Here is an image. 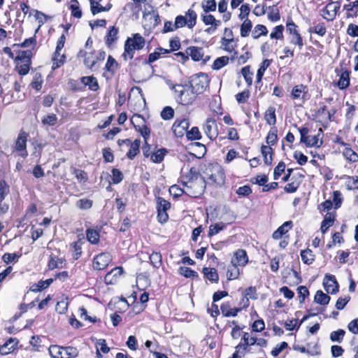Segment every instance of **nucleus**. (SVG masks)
I'll return each instance as SVG.
<instances>
[{
    "label": "nucleus",
    "instance_id": "nucleus-32",
    "mask_svg": "<svg viewBox=\"0 0 358 358\" xmlns=\"http://www.w3.org/2000/svg\"><path fill=\"white\" fill-rule=\"evenodd\" d=\"M203 273L209 280L217 282L219 279L217 271L213 268H203Z\"/></svg>",
    "mask_w": 358,
    "mask_h": 358
},
{
    "label": "nucleus",
    "instance_id": "nucleus-25",
    "mask_svg": "<svg viewBox=\"0 0 358 358\" xmlns=\"http://www.w3.org/2000/svg\"><path fill=\"white\" fill-rule=\"evenodd\" d=\"M81 82L85 86H88L89 89L96 91L99 88V85L96 79L93 76H85L81 78Z\"/></svg>",
    "mask_w": 358,
    "mask_h": 358
},
{
    "label": "nucleus",
    "instance_id": "nucleus-47",
    "mask_svg": "<svg viewBox=\"0 0 358 358\" xmlns=\"http://www.w3.org/2000/svg\"><path fill=\"white\" fill-rule=\"evenodd\" d=\"M309 31L317 34L320 36H324L327 32V29L323 23H320L313 27H310Z\"/></svg>",
    "mask_w": 358,
    "mask_h": 358
},
{
    "label": "nucleus",
    "instance_id": "nucleus-9",
    "mask_svg": "<svg viewBox=\"0 0 358 358\" xmlns=\"http://www.w3.org/2000/svg\"><path fill=\"white\" fill-rule=\"evenodd\" d=\"M112 261V256L108 252H103L98 255L94 259L93 267L96 270L106 268Z\"/></svg>",
    "mask_w": 358,
    "mask_h": 358
},
{
    "label": "nucleus",
    "instance_id": "nucleus-46",
    "mask_svg": "<svg viewBox=\"0 0 358 358\" xmlns=\"http://www.w3.org/2000/svg\"><path fill=\"white\" fill-rule=\"evenodd\" d=\"M202 8L205 13L215 11L216 9L215 0H204L202 2Z\"/></svg>",
    "mask_w": 358,
    "mask_h": 358
},
{
    "label": "nucleus",
    "instance_id": "nucleus-34",
    "mask_svg": "<svg viewBox=\"0 0 358 358\" xmlns=\"http://www.w3.org/2000/svg\"><path fill=\"white\" fill-rule=\"evenodd\" d=\"M237 266L238 265L234 264V261H231V265L228 267L227 271V277L229 280H234L238 277L240 272Z\"/></svg>",
    "mask_w": 358,
    "mask_h": 358
},
{
    "label": "nucleus",
    "instance_id": "nucleus-58",
    "mask_svg": "<svg viewBox=\"0 0 358 358\" xmlns=\"http://www.w3.org/2000/svg\"><path fill=\"white\" fill-rule=\"evenodd\" d=\"M210 179L213 182L220 184L223 181L224 173L220 167H217L216 173L210 175Z\"/></svg>",
    "mask_w": 358,
    "mask_h": 358
},
{
    "label": "nucleus",
    "instance_id": "nucleus-8",
    "mask_svg": "<svg viewBox=\"0 0 358 358\" xmlns=\"http://www.w3.org/2000/svg\"><path fill=\"white\" fill-rule=\"evenodd\" d=\"M340 6L338 2H331L321 10V15L327 20L332 21L336 17Z\"/></svg>",
    "mask_w": 358,
    "mask_h": 358
},
{
    "label": "nucleus",
    "instance_id": "nucleus-3",
    "mask_svg": "<svg viewBox=\"0 0 358 358\" xmlns=\"http://www.w3.org/2000/svg\"><path fill=\"white\" fill-rule=\"evenodd\" d=\"M49 353L52 358H76L78 356V350L74 347H61L51 345Z\"/></svg>",
    "mask_w": 358,
    "mask_h": 358
},
{
    "label": "nucleus",
    "instance_id": "nucleus-10",
    "mask_svg": "<svg viewBox=\"0 0 358 358\" xmlns=\"http://www.w3.org/2000/svg\"><path fill=\"white\" fill-rule=\"evenodd\" d=\"M189 126V123L187 119H177L172 126V130L176 136L182 137L185 133L187 134Z\"/></svg>",
    "mask_w": 358,
    "mask_h": 358
},
{
    "label": "nucleus",
    "instance_id": "nucleus-51",
    "mask_svg": "<svg viewBox=\"0 0 358 358\" xmlns=\"http://www.w3.org/2000/svg\"><path fill=\"white\" fill-rule=\"evenodd\" d=\"M174 116V110L171 106H166L161 112V117L164 120H171Z\"/></svg>",
    "mask_w": 358,
    "mask_h": 358
},
{
    "label": "nucleus",
    "instance_id": "nucleus-2",
    "mask_svg": "<svg viewBox=\"0 0 358 358\" xmlns=\"http://www.w3.org/2000/svg\"><path fill=\"white\" fill-rule=\"evenodd\" d=\"M300 141L306 144L307 147L320 148L322 144L320 136L322 134V129L320 128L316 135H308V129L306 127L300 128Z\"/></svg>",
    "mask_w": 358,
    "mask_h": 358
},
{
    "label": "nucleus",
    "instance_id": "nucleus-17",
    "mask_svg": "<svg viewBox=\"0 0 358 358\" xmlns=\"http://www.w3.org/2000/svg\"><path fill=\"white\" fill-rule=\"evenodd\" d=\"M292 227V222L291 221L285 222L280 227L278 228L273 234V238L275 240H278L282 237Z\"/></svg>",
    "mask_w": 358,
    "mask_h": 358
},
{
    "label": "nucleus",
    "instance_id": "nucleus-39",
    "mask_svg": "<svg viewBox=\"0 0 358 358\" xmlns=\"http://www.w3.org/2000/svg\"><path fill=\"white\" fill-rule=\"evenodd\" d=\"M66 57L64 54H61V52H59V54H57L56 52L54 53V56L52 58L53 64H52V68L57 69L59 68L61 65H62L64 63Z\"/></svg>",
    "mask_w": 358,
    "mask_h": 358
},
{
    "label": "nucleus",
    "instance_id": "nucleus-36",
    "mask_svg": "<svg viewBox=\"0 0 358 358\" xmlns=\"http://www.w3.org/2000/svg\"><path fill=\"white\" fill-rule=\"evenodd\" d=\"M118 33V29L112 27L108 32V34L106 37V43L109 46L113 44L117 40V35Z\"/></svg>",
    "mask_w": 358,
    "mask_h": 358
},
{
    "label": "nucleus",
    "instance_id": "nucleus-30",
    "mask_svg": "<svg viewBox=\"0 0 358 358\" xmlns=\"http://www.w3.org/2000/svg\"><path fill=\"white\" fill-rule=\"evenodd\" d=\"M261 151L264 157V163L267 165L271 164L272 162V148L270 146L263 145L262 146Z\"/></svg>",
    "mask_w": 358,
    "mask_h": 358
},
{
    "label": "nucleus",
    "instance_id": "nucleus-61",
    "mask_svg": "<svg viewBox=\"0 0 358 358\" xmlns=\"http://www.w3.org/2000/svg\"><path fill=\"white\" fill-rule=\"evenodd\" d=\"M112 181L113 184H118L120 183L122 179H123V174L122 173L117 169H113L112 170Z\"/></svg>",
    "mask_w": 358,
    "mask_h": 358
},
{
    "label": "nucleus",
    "instance_id": "nucleus-55",
    "mask_svg": "<svg viewBox=\"0 0 358 358\" xmlns=\"http://www.w3.org/2000/svg\"><path fill=\"white\" fill-rule=\"evenodd\" d=\"M241 73L245 78V82L248 85H250L252 83V75L253 73L250 71V66H247L242 69Z\"/></svg>",
    "mask_w": 358,
    "mask_h": 358
},
{
    "label": "nucleus",
    "instance_id": "nucleus-54",
    "mask_svg": "<svg viewBox=\"0 0 358 358\" xmlns=\"http://www.w3.org/2000/svg\"><path fill=\"white\" fill-rule=\"evenodd\" d=\"M32 12L35 19L38 21V28H40L46 22L48 16L37 10H33Z\"/></svg>",
    "mask_w": 358,
    "mask_h": 358
},
{
    "label": "nucleus",
    "instance_id": "nucleus-38",
    "mask_svg": "<svg viewBox=\"0 0 358 358\" xmlns=\"http://www.w3.org/2000/svg\"><path fill=\"white\" fill-rule=\"evenodd\" d=\"M86 236L88 241L92 244H96L99 241V234L96 230L87 229L86 232Z\"/></svg>",
    "mask_w": 358,
    "mask_h": 358
},
{
    "label": "nucleus",
    "instance_id": "nucleus-22",
    "mask_svg": "<svg viewBox=\"0 0 358 358\" xmlns=\"http://www.w3.org/2000/svg\"><path fill=\"white\" fill-rule=\"evenodd\" d=\"M52 278H49L45 280H40L38 283L34 284L31 287L30 290L34 292H41L42 289H44L48 287L52 282Z\"/></svg>",
    "mask_w": 358,
    "mask_h": 358
},
{
    "label": "nucleus",
    "instance_id": "nucleus-11",
    "mask_svg": "<svg viewBox=\"0 0 358 358\" xmlns=\"http://www.w3.org/2000/svg\"><path fill=\"white\" fill-rule=\"evenodd\" d=\"M203 131L210 139L216 138L218 135V132L215 120L208 118L203 125Z\"/></svg>",
    "mask_w": 358,
    "mask_h": 358
},
{
    "label": "nucleus",
    "instance_id": "nucleus-35",
    "mask_svg": "<svg viewBox=\"0 0 358 358\" xmlns=\"http://www.w3.org/2000/svg\"><path fill=\"white\" fill-rule=\"evenodd\" d=\"M301 257L303 263L306 264H312L315 259V256L310 249L302 250L301 252Z\"/></svg>",
    "mask_w": 358,
    "mask_h": 358
},
{
    "label": "nucleus",
    "instance_id": "nucleus-23",
    "mask_svg": "<svg viewBox=\"0 0 358 358\" xmlns=\"http://www.w3.org/2000/svg\"><path fill=\"white\" fill-rule=\"evenodd\" d=\"M221 311L222 314L224 317H234L237 315L239 311L238 308H231L229 303H224L221 306Z\"/></svg>",
    "mask_w": 358,
    "mask_h": 358
},
{
    "label": "nucleus",
    "instance_id": "nucleus-6",
    "mask_svg": "<svg viewBox=\"0 0 358 358\" xmlns=\"http://www.w3.org/2000/svg\"><path fill=\"white\" fill-rule=\"evenodd\" d=\"M173 90H174L177 101L182 105L191 103L195 98V93H193L192 90L191 92L188 87H185L183 85H177L176 86H173Z\"/></svg>",
    "mask_w": 358,
    "mask_h": 358
},
{
    "label": "nucleus",
    "instance_id": "nucleus-41",
    "mask_svg": "<svg viewBox=\"0 0 358 358\" xmlns=\"http://www.w3.org/2000/svg\"><path fill=\"white\" fill-rule=\"evenodd\" d=\"M271 62L268 59H265L261 63L260 67L259 68L257 73V82H260L262 80V76L266 69L269 66Z\"/></svg>",
    "mask_w": 358,
    "mask_h": 358
},
{
    "label": "nucleus",
    "instance_id": "nucleus-45",
    "mask_svg": "<svg viewBox=\"0 0 358 358\" xmlns=\"http://www.w3.org/2000/svg\"><path fill=\"white\" fill-rule=\"evenodd\" d=\"M186 136L189 140H199L201 138V134L199 129L196 127H194L189 131H187Z\"/></svg>",
    "mask_w": 358,
    "mask_h": 358
},
{
    "label": "nucleus",
    "instance_id": "nucleus-37",
    "mask_svg": "<svg viewBox=\"0 0 358 358\" xmlns=\"http://www.w3.org/2000/svg\"><path fill=\"white\" fill-rule=\"evenodd\" d=\"M202 21L206 25L219 27L221 24V21L216 20L215 17L210 14L203 15Z\"/></svg>",
    "mask_w": 358,
    "mask_h": 358
},
{
    "label": "nucleus",
    "instance_id": "nucleus-5",
    "mask_svg": "<svg viewBox=\"0 0 358 358\" xmlns=\"http://www.w3.org/2000/svg\"><path fill=\"white\" fill-rule=\"evenodd\" d=\"M31 55L32 53L30 50L19 52L16 57V69L19 74L24 76L29 73Z\"/></svg>",
    "mask_w": 358,
    "mask_h": 358
},
{
    "label": "nucleus",
    "instance_id": "nucleus-26",
    "mask_svg": "<svg viewBox=\"0 0 358 358\" xmlns=\"http://www.w3.org/2000/svg\"><path fill=\"white\" fill-rule=\"evenodd\" d=\"M167 151L165 148H160L152 152L150 160L154 163H160L163 161Z\"/></svg>",
    "mask_w": 358,
    "mask_h": 358
},
{
    "label": "nucleus",
    "instance_id": "nucleus-63",
    "mask_svg": "<svg viewBox=\"0 0 358 358\" xmlns=\"http://www.w3.org/2000/svg\"><path fill=\"white\" fill-rule=\"evenodd\" d=\"M96 350H100L103 353H108L110 348L107 346L106 341L104 339H99L96 343Z\"/></svg>",
    "mask_w": 358,
    "mask_h": 358
},
{
    "label": "nucleus",
    "instance_id": "nucleus-15",
    "mask_svg": "<svg viewBox=\"0 0 358 358\" xmlns=\"http://www.w3.org/2000/svg\"><path fill=\"white\" fill-rule=\"evenodd\" d=\"M235 259L234 264L238 266H244L248 262V257L246 252L244 250H238L234 254Z\"/></svg>",
    "mask_w": 358,
    "mask_h": 358
},
{
    "label": "nucleus",
    "instance_id": "nucleus-50",
    "mask_svg": "<svg viewBox=\"0 0 358 358\" xmlns=\"http://www.w3.org/2000/svg\"><path fill=\"white\" fill-rule=\"evenodd\" d=\"M290 42L292 44L297 45L299 50H301L303 45V38L297 31L291 34Z\"/></svg>",
    "mask_w": 358,
    "mask_h": 358
},
{
    "label": "nucleus",
    "instance_id": "nucleus-21",
    "mask_svg": "<svg viewBox=\"0 0 358 358\" xmlns=\"http://www.w3.org/2000/svg\"><path fill=\"white\" fill-rule=\"evenodd\" d=\"M185 17H186L187 27L189 29L193 28L196 24V13L192 8H189L186 11Z\"/></svg>",
    "mask_w": 358,
    "mask_h": 358
},
{
    "label": "nucleus",
    "instance_id": "nucleus-12",
    "mask_svg": "<svg viewBox=\"0 0 358 358\" xmlns=\"http://www.w3.org/2000/svg\"><path fill=\"white\" fill-rule=\"evenodd\" d=\"M291 96L294 100H302L303 101L308 99V87L303 85H298L293 87Z\"/></svg>",
    "mask_w": 358,
    "mask_h": 358
},
{
    "label": "nucleus",
    "instance_id": "nucleus-7",
    "mask_svg": "<svg viewBox=\"0 0 358 358\" xmlns=\"http://www.w3.org/2000/svg\"><path fill=\"white\" fill-rule=\"evenodd\" d=\"M28 136L27 133L24 131H21L15 141V150L18 152L19 155L22 157H26L28 155L27 151V141Z\"/></svg>",
    "mask_w": 358,
    "mask_h": 358
},
{
    "label": "nucleus",
    "instance_id": "nucleus-18",
    "mask_svg": "<svg viewBox=\"0 0 358 358\" xmlns=\"http://www.w3.org/2000/svg\"><path fill=\"white\" fill-rule=\"evenodd\" d=\"M136 50L133 46L131 38H128L124 44V52L122 57L125 60L131 59L134 57V51Z\"/></svg>",
    "mask_w": 358,
    "mask_h": 358
},
{
    "label": "nucleus",
    "instance_id": "nucleus-62",
    "mask_svg": "<svg viewBox=\"0 0 358 358\" xmlns=\"http://www.w3.org/2000/svg\"><path fill=\"white\" fill-rule=\"evenodd\" d=\"M185 187L184 189L180 188L177 185H173L169 188V192L174 197H178L185 193Z\"/></svg>",
    "mask_w": 358,
    "mask_h": 358
},
{
    "label": "nucleus",
    "instance_id": "nucleus-44",
    "mask_svg": "<svg viewBox=\"0 0 358 358\" xmlns=\"http://www.w3.org/2000/svg\"><path fill=\"white\" fill-rule=\"evenodd\" d=\"M345 333V331L343 329L334 331L330 334V339L332 342L341 343L343 339Z\"/></svg>",
    "mask_w": 358,
    "mask_h": 358
},
{
    "label": "nucleus",
    "instance_id": "nucleus-1",
    "mask_svg": "<svg viewBox=\"0 0 358 358\" xmlns=\"http://www.w3.org/2000/svg\"><path fill=\"white\" fill-rule=\"evenodd\" d=\"M185 187V193L192 197H199L201 196L205 189V180L203 177L199 174H194L188 181L182 182Z\"/></svg>",
    "mask_w": 358,
    "mask_h": 358
},
{
    "label": "nucleus",
    "instance_id": "nucleus-56",
    "mask_svg": "<svg viewBox=\"0 0 358 358\" xmlns=\"http://www.w3.org/2000/svg\"><path fill=\"white\" fill-rule=\"evenodd\" d=\"M150 260L153 266L159 268L162 265V256L160 253L152 252L150 256Z\"/></svg>",
    "mask_w": 358,
    "mask_h": 358
},
{
    "label": "nucleus",
    "instance_id": "nucleus-60",
    "mask_svg": "<svg viewBox=\"0 0 358 358\" xmlns=\"http://www.w3.org/2000/svg\"><path fill=\"white\" fill-rule=\"evenodd\" d=\"M179 273L186 278H192L196 276V272L186 266L179 268Z\"/></svg>",
    "mask_w": 358,
    "mask_h": 358
},
{
    "label": "nucleus",
    "instance_id": "nucleus-52",
    "mask_svg": "<svg viewBox=\"0 0 358 358\" xmlns=\"http://www.w3.org/2000/svg\"><path fill=\"white\" fill-rule=\"evenodd\" d=\"M234 38H223L222 41V45L224 49L229 52H232L234 50V45L233 44Z\"/></svg>",
    "mask_w": 358,
    "mask_h": 358
},
{
    "label": "nucleus",
    "instance_id": "nucleus-4",
    "mask_svg": "<svg viewBox=\"0 0 358 358\" xmlns=\"http://www.w3.org/2000/svg\"><path fill=\"white\" fill-rule=\"evenodd\" d=\"M209 78L207 74L199 73L191 77L190 85L193 93L201 94L208 87Z\"/></svg>",
    "mask_w": 358,
    "mask_h": 358
},
{
    "label": "nucleus",
    "instance_id": "nucleus-29",
    "mask_svg": "<svg viewBox=\"0 0 358 358\" xmlns=\"http://www.w3.org/2000/svg\"><path fill=\"white\" fill-rule=\"evenodd\" d=\"M314 300L317 303L325 306L329 303L330 297L322 291L318 290L315 295Z\"/></svg>",
    "mask_w": 358,
    "mask_h": 358
},
{
    "label": "nucleus",
    "instance_id": "nucleus-28",
    "mask_svg": "<svg viewBox=\"0 0 358 358\" xmlns=\"http://www.w3.org/2000/svg\"><path fill=\"white\" fill-rule=\"evenodd\" d=\"M342 153L348 161L350 162H358V154L350 147H345Z\"/></svg>",
    "mask_w": 358,
    "mask_h": 358
},
{
    "label": "nucleus",
    "instance_id": "nucleus-64",
    "mask_svg": "<svg viewBox=\"0 0 358 358\" xmlns=\"http://www.w3.org/2000/svg\"><path fill=\"white\" fill-rule=\"evenodd\" d=\"M284 27L282 25L276 26L273 31L271 33L270 37L271 38L279 39L282 37V31Z\"/></svg>",
    "mask_w": 358,
    "mask_h": 358
},
{
    "label": "nucleus",
    "instance_id": "nucleus-53",
    "mask_svg": "<svg viewBox=\"0 0 358 358\" xmlns=\"http://www.w3.org/2000/svg\"><path fill=\"white\" fill-rule=\"evenodd\" d=\"M267 34V29L265 26L262 24L257 25L254 31H252V37L254 38H258L262 35H266Z\"/></svg>",
    "mask_w": 358,
    "mask_h": 358
},
{
    "label": "nucleus",
    "instance_id": "nucleus-43",
    "mask_svg": "<svg viewBox=\"0 0 358 358\" xmlns=\"http://www.w3.org/2000/svg\"><path fill=\"white\" fill-rule=\"evenodd\" d=\"M229 62L228 57H220L216 59L213 64V69L219 70L223 66H226Z\"/></svg>",
    "mask_w": 358,
    "mask_h": 358
},
{
    "label": "nucleus",
    "instance_id": "nucleus-27",
    "mask_svg": "<svg viewBox=\"0 0 358 358\" xmlns=\"http://www.w3.org/2000/svg\"><path fill=\"white\" fill-rule=\"evenodd\" d=\"M264 118L266 122L270 125H274L276 122L275 108L270 106L265 113Z\"/></svg>",
    "mask_w": 358,
    "mask_h": 358
},
{
    "label": "nucleus",
    "instance_id": "nucleus-49",
    "mask_svg": "<svg viewBox=\"0 0 358 358\" xmlns=\"http://www.w3.org/2000/svg\"><path fill=\"white\" fill-rule=\"evenodd\" d=\"M225 227V224L222 222L211 224L209 227L208 236H213L218 234Z\"/></svg>",
    "mask_w": 358,
    "mask_h": 358
},
{
    "label": "nucleus",
    "instance_id": "nucleus-20",
    "mask_svg": "<svg viewBox=\"0 0 358 358\" xmlns=\"http://www.w3.org/2000/svg\"><path fill=\"white\" fill-rule=\"evenodd\" d=\"M101 0H90V8L92 13L94 15L99 13L108 11L111 6L109 5L108 7H103L99 4Z\"/></svg>",
    "mask_w": 358,
    "mask_h": 358
},
{
    "label": "nucleus",
    "instance_id": "nucleus-57",
    "mask_svg": "<svg viewBox=\"0 0 358 358\" xmlns=\"http://www.w3.org/2000/svg\"><path fill=\"white\" fill-rule=\"evenodd\" d=\"M242 340L244 342V343L243 344V345L244 346V350H245L246 346L253 345L257 343V338L250 336V334L247 332L243 333Z\"/></svg>",
    "mask_w": 358,
    "mask_h": 358
},
{
    "label": "nucleus",
    "instance_id": "nucleus-48",
    "mask_svg": "<svg viewBox=\"0 0 358 358\" xmlns=\"http://www.w3.org/2000/svg\"><path fill=\"white\" fill-rule=\"evenodd\" d=\"M57 122V117L55 114H49L43 117L41 120V122L44 125L54 126Z\"/></svg>",
    "mask_w": 358,
    "mask_h": 358
},
{
    "label": "nucleus",
    "instance_id": "nucleus-33",
    "mask_svg": "<svg viewBox=\"0 0 358 358\" xmlns=\"http://www.w3.org/2000/svg\"><path fill=\"white\" fill-rule=\"evenodd\" d=\"M70 9L71 15L76 18H81L82 10L77 0H71L70 2Z\"/></svg>",
    "mask_w": 358,
    "mask_h": 358
},
{
    "label": "nucleus",
    "instance_id": "nucleus-31",
    "mask_svg": "<svg viewBox=\"0 0 358 358\" xmlns=\"http://www.w3.org/2000/svg\"><path fill=\"white\" fill-rule=\"evenodd\" d=\"M350 84V76L348 71H345L341 73L340 78L337 83L338 87L341 90H344L348 87Z\"/></svg>",
    "mask_w": 358,
    "mask_h": 358
},
{
    "label": "nucleus",
    "instance_id": "nucleus-13",
    "mask_svg": "<svg viewBox=\"0 0 358 358\" xmlns=\"http://www.w3.org/2000/svg\"><path fill=\"white\" fill-rule=\"evenodd\" d=\"M325 290L330 294H334L338 291V285L334 275H327L323 282Z\"/></svg>",
    "mask_w": 358,
    "mask_h": 358
},
{
    "label": "nucleus",
    "instance_id": "nucleus-14",
    "mask_svg": "<svg viewBox=\"0 0 358 358\" xmlns=\"http://www.w3.org/2000/svg\"><path fill=\"white\" fill-rule=\"evenodd\" d=\"M143 19L145 22V26L149 29L155 28L159 23V15L156 13H149L143 15Z\"/></svg>",
    "mask_w": 358,
    "mask_h": 358
},
{
    "label": "nucleus",
    "instance_id": "nucleus-40",
    "mask_svg": "<svg viewBox=\"0 0 358 358\" xmlns=\"http://www.w3.org/2000/svg\"><path fill=\"white\" fill-rule=\"evenodd\" d=\"M131 40L133 46L136 50L142 49L145 45V40L139 34H136L133 38H131Z\"/></svg>",
    "mask_w": 358,
    "mask_h": 358
},
{
    "label": "nucleus",
    "instance_id": "nucleus-59",
    "mask_svg": "<svg viewBox=\"0 0 358 358\" xmlns=\"http://www.w3.org/2000/svg\"><path fill=\"white\" fill-rule=\"evenodd\" d=\"M234 325V327L232 328L231 336L234 339H237L241 336V328L236 324V322L232 321L229 323V326L231 327Z\"/></svg>",
    "mask_w": 358,
    "mask_h": 358
},
{
    "label": "nucleus",
    "instance_id": "nucleus-42",
    "mask_svg": "<svg viewBox=\"0 0 358 358\" xmlns=\"http://www.w3.org/2000/svg\"><path fill=\"white\" fill-rule=\"evenodd\" d=\"M252 26V22L250 20H245L241 26V36L242 37L248 36L251 30Z\"/></svg>",
    "mask_w": 358,
    "mask_h": 358
},
{
    "label": "nucleus",
    "instance_id": "nucleus-19",
    "mask_svg": "<svg viewBox=\"0 0 358 358\" xmlns=\"http://www.w3.org/2000/svg\"><path fill=\"white\" fill-rule=\"evenodd\" d=\"M187 53L189 55L194 61H200L203 56V50L201 48L189 47L187 50Z\"/></svg>",
    "mask_w": 358,
    "mask_h": 358
},
{
    "label": "nucleus",
    "instance_id": "nucleus-16",
    "mask_svg": "<svg viewBox=\"0 0 358 358\" xmlns=\"http://www.w3.org/2000/svg\"><path fill=\"white\" fill-rule=\"evenodd\" d=\"M335 220V215L332 213H327L322 222L320 230L324 234L327 232L328 229L334 224Z\"/></svg>",
    "mask_w": 358,
    "mask_h": 358
},
{
    "label": "nucleus",
    "instance_id": "nucleus-24",
    "mask_svg": "<svg viewBox=\"0 0 358 358\" xmlns=\"http://www.w3.org/2000/svg\"><path fill=\"white\" fill-rule=\"evenodd\" d=\"M140 145L141 141L139 139H136L130 144V148L127 153V157L129 159H133L137 155V154L139 152Z\"/></svg>",
    "mask_w": 358,
    "mask_h": 358
}]
</instances>
